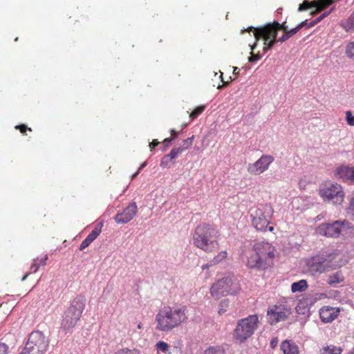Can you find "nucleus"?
<instances>
[{
  "mask_svg": "<svg viewBox=\"0 0 354 354\" xmlns=\"http://www.w3.org/2000/svg\"><path fill=\"white\" fill-rule=\"evenodd\" d=\"M277 250L270 243L257 241L252 248V253L247 257L246 266L258 270H266L274 266Z\"/></svg>",
  "mask_w": 354,
  "mask_h": 354,
  "instance_id": "nucleus-1",
  "label": "nucleus"
},
{
  "mask_svg": "<svg viewBox=\"0 0 354 354\" xmlns=\"http://www.w3.org/2000/svg\"><path fill=\"white\" fill-rule=\"evenodd\" d=\"M219 237L216 226L206 223L198 225L192 233L194 245L206 253H212L218 249Z\"/></svg>",
  "mask_w": 354,
  "mask_h": 354,
  "instance_id": "nucleus-2",
  "label": "nucleus"
},
{
  "mask_svg": "<svg viewBox=\"0 0 354 354\" xmlns=\"http://www.w3.org/2000/svg\"><path fill=\"white\" fill-rule=\"evenodd\" d=\"M187 308L185 306L164 307L156 315V329L168 332L187 320Z\"/></svg>",
  "mask_w": 354,
  "mask_h": 354,
  "instance_id": "nucleus-3",
  "label": "nucleus"
},
{
  "mask_svg": "<svg viewBox=\"0 0 354 354\" xmlns=\"http://www.w3.org/2000/svg\"><path fill=\"white\" fill-rule=\"evenodd\" d=\"M85 301V298L81 295L77 296L72 301L62 321V330L68 332L76 326L82 316Z\"/></svg>",
  "mask_w": 354,
  "mask_h": 354,
  "instance_id": "nucleus-4",
  "label": "nucleus"
},
{
  "mask_svg": "<svg viewBox=\"0 0 354 354\" xmlns=\"http://www.w3.org/2000/svg\"><path fill=\"white\" fill-rule=\"evenodd\" d=\"M274 213V209L270 204H260L252 209L250 214L252 225L259 231H274V227L268 225Z\"/></svg>",
  "mask_w": 354,
  "mask_h": 354,
  "instance_id": "nucleus-5",
  "label": "nucleus"
},
{
  "mask_svg": "<svg viewBox=\"0 0 354 354\" xmlns=\"http://www.w3.org/2000/svg\"><path fill=\"white\" fill-rule=\"evenodd\" d=\"M48 345V337L42 331L34 330L28 335L20 354H44Z\"/></svg>",
  "mask_w": 354,
  "mask_h": 354,
  "instance_id": "nucleus-6",
  "label": "nucleus"
},
{
  "mask_svg": "<svg viewBox=\"0 0 354 354\" xmlns=\"http://www.w3.org/2000/svg\"><path fill=\"white\" fill-rule=\"evenodd\" d=\"M259 318L257 315H250L239 320L234 330V338L242 343L250 337L258 327Z\"/></svg>",
  "mask_w": 354,
  "mask_h": 354,
  "instance_id": "nucleus-7",
  "label": "nucleus"
},
{
  "mask_svg": "<svg viewBox=\"0 0 354 354\" xmlns=\"http://www.w3.org/2000/svg\"><path fill=\"white\" fill-rule=\"evenodd\" d=\"M321 198L325 202H332L335 205H341L344 198L342 187L337 183H328L322 185L319 190Z\"/></svg>",
  "mask_w": 354,
  "mask_h": 354,
  "instance_id": "nucleus-8",
  "label": "nucleus"
},
{
  "mask_svg": "<svg viewBox=\"0 0 354 354\" xmlns=\"http://www.w3.org/2000/svg\"><path fill=\"white\" fill-rule=\"evenodd\" d=\"M353 228L351 223L346 221H335L332 223H322L316 229L317 234L327 237L336 238L346 230Z\"/></svg>",
  "mask_w": 354,
  "mask_h": 354,
  "instance_id": "nucleus-9",
  "label": "nucleus"
},
{
  "mask_svg": "<svg viewBox=\"0 0 354 354\" xmlns=\"http://www.w3.org/2000/svg\"><path fill=\"white\" fill-rule=\"evenodd\" d=\"M332 254H322L308 259L306 266L311 274L324 272L331 266Z\"/></svg>",
  "mask_w": 354,
  "mask_h": 354,
  "instance_id": "nucleus-10",
  "label": "nucleus"
},
{
  "mask_svg": "<svg viewBox=\"0 0 354 354\" xmlns=\"http://www.w3.org/2000/svg\"><path fill=\"white\" fill-rule=\"evenodd\" d=\"M265 28H267L265 26L259 27V28H254L252 26L248 27L246 29H244L241 30V32L243 33L245 32H254V36L255 37V43H257L259 40L261 39H263L264 40V46L263 48V50L264 53H266L268 50H270L274 44L278 41L277 40V36L274 35H270L269 34H267L266 32H264L263 30Z\"/></svg>",
  "mask_w": 354,
  "mask_h": 354,
  "instance_id": "nucleus-11",
  "label": "nucleus"
},
{
  "mask_svg": "<svg viewBox=\"0 0 354 354\" xmlns=\"http://www.w3.org/2000/svg\"><path fill=\"white\" fill-rule=\"evenodd\" d=\"M274 160V159L272 156L262 155L254 163H250L248 165L247 170L251 175H260L268 169L270 165L273 162Z\"/></svg>",
  "mask_w": 354,
  "mask_h": 354,
  "instance_id": "nucleus-12",
  "label": "nucleus"
},
{
  "mask_svg": "<svg viewBox=\"0 0 354 354\" xmlns=\"http://www.w3.org/2000/svg\"><path fill=\"white\" fill-rule=\"evenodd\" d=\"M317 298L314 297L311 293L302 294L299 297L298 304L295 308L296 312L299 315L308 316L310 315V309L311 306L316 301Z\"/></svg>",
  "mask_w": 354,
  "mask_h": 354,
  "instance_id": "nucleus-13",
  "label": "nucleus"
},
{
  "mask_svg": "<svg viewBox=\"0 0 354 354\" xmlns=\"http://www.w3.org/2000/svg\"><path fill=\"white\" fill-rule=\"evenodd\" d=\"M333 2L334 0H316L312 1L304 0L303 3L299 5L298 10L301 12L311 8H315V10L311 13L314 15L326 9Z\"/></svg>",
  "mask_w": 354,
  "mask_h": 354,
  "instance_id": "nucleus-14",
  "label": "nucleus"
},
{
  "mask_svg": "<svg viewBox=\"0 0 354 354\" xmlns=\"http://www.w3.org/2000/svg\"><path fill=\"white\" fill-rule=\"evenodd\" d=\"M138 212V207L136 203H131L126 208L124 209L122 212L118 213L114 219L118 224H125L131 221Z\"/></svg>",
  "mask_w": 354,
  "mask_h": 354,
  "instance_id": "nucleus-15",
  "label": "nucleus"
},
{
  "mask_svg": "<svg viewBox=\"0 0 354 354\" xmlns=\"http://www.w3.org/2000/svg\"><path fill=\"white\" fill-rule=\"evenodd\" d=\"M283 309V306H273L268 310V321L271 325L286 319L288 316Z\"/></svg>",
  "mask_w": 354,
  "mask_h": 354,
  "instance_id": "nucleus-16",
  "label": "nucleus"
},
{
  "mask_svg": "<svg viewBox=\"0 0 354 354\" xmlns=\"http://www.w3.org/2000/svg\"><path fill=\"white\" fill-rule=\"evenodd\" d=\"M339 313L338 308L324 306L319 310V317L324 323H330L337 317Z\"/></svg>",
  "mask_w": 354,
  "mask_h": 354,
  "instance_id": "nucleus-17",
  "label": "nucleus"
},
{
  "mask_svg": "<svg viewBox=\"0 0 354 354\" xmlns=\"http://www.w3.org/2000/svg\"><path fill=\"white\" fill-rule=\"evenodd\" d=\"M334 175L337 178L343 180L354 181V167L340 166L336 168Z\"/></svg>",
  "mask_w": 354,
  "mask_h": 354,
  "instance_id": "nucleus-18",
  "label": "nucleus"
},
{
  "mask_svg": "<svg viewBox=\"0 0 354 354\" xmlns=\"http://www.w3.org/2000/svg\"><path fill=\"white\" fill-rule=\"evenodd\" d=\"M280 348L283 354H299V346L291 339L283 340Z\"/></svg>",
  "mask_w": 354,
  "mask_h": 354,
  "instance_id": "nucleus-19",
  "label": "nucleus"
},
{
  "mask_svg": "<svg viewBox=\"0 0 354 354\" xmlns=\"http://www.w3.org/2000/svg\"><path fill=\"white\" fill-rule=\"evenodd\" d=\"M267 28H265L263 32L269 34L270 35H275L277 36V32L281 30L283 32H286L288 30V27L285 25V23L279 24L277 21H274L271 24H268L265 26Z\"/></svg>",
  "mask_w": 354,
  "mask_h": 354,
  "instance_id": "nucleus-20",
  "label": "nucleus"
},
{
  "mask_svg": "<svg viewBox=\"0 0 354 354\" xmlns=\"http://www.w3.org/2000/svg\"><path fill=\"white\" fill-rule=\"evenodd\" d=\"M236 279L232 276H225L217 280L216 283L212 288H227L235 285Z\"/></svg>",
  "mask_w": 354,
  "mask_h": 354,
  "instance_id": "nucleus-21",
  "label": "nucleus"
},
{
  "mask_svg": "<svg viewBox=\"0 0 354 354\" xmlns=\"http://www.w3.org/2000/svg\"><path fill=\"white\" fill-rule=\"evenodd\" d=\"M48 259V255L44 254L41 259L37 258L33 260V262L30 266L32 272L35 273L40 266H45Z\"/></svg>",
  "mask_w": 354,
  "mask_h": 354,
  "instance_id": "nucleus-22",
  "label": "nucleus"
},
{
  "mask_svg": "<svg viewBox=\"0 0 354 354\" xmlns=\"http://www.w3.org/2000/svg\"><path fill=\"white\" fill-rule=\"evenodd\" d=\"M102 226H103V223L102 222L96 224L94 229L86 236V239H88L89 241H91L92 243L100 234V233L102 232Z\"/></svg>",
  "mask_w": 354,
  "mask_h": 354,
  "instance_id": "nucleus-23",
  "label": "nucleus"
},
{
  "mask_svg": "<svg viewBox=\"0 0 354 354\" xmlns=\"http://www.w3.org/2000/svg\"><path fill=\"white\" fill-rule=\"evenodd\" d=\"M344 277L340 272H337L328 277V284L330 286H335L343 281Z\"/></svg>",
  "mask_w": 354,
  "mask_h": 354,
  "instance_id": "nucleus-24",
  "label": "nucleus"
},
{
  "mask_svg": "<svg viewBox=\"0 0 354 354\" xmlns=\"http://www.w3.org/2000/svg\"><path fill=\"white\" fill-rule=\"evenodd\" d=\"M204 354H225L224 348L221 346H209Z\"/></svg>",
  "mask_w": 354,
  "mask_h": 354,
  "instance_id": "nucleus-25",
  "label": "nucleus"
},
{
  "mask_svg": "<svg viewBox=\"0 0 354 354\" xmlns=\"http://www.w3.org/2000/svg\"><path fill=\"white\" fill-rule=\"evenodd\" d=\"M227 257V252L225 250H223L219 252L211 261L212 264H217L223 260H225Z\"/></svg>",
  "mask_w": 354,
  "mask_h": 354,
  "instance_id": "nucleus-26",
  "label": "nucleus"
},
{
  "mask_svg": "<svg viewBox=\"0 0 354 354\" xmlns=\"http://www.w3.org/2000/svg\"><path fill=\"white\" fill-rule=\"evenodd\" d=\"M229 292L227 289H210L212 296L216 299H219L222 296Z\"/></svg>",
  "mask_w": 354,
  "mask_h": 354,
  "instance_id": "nucleus-27",
  "label": "nucleus"
},
{
  "mask_svg": "<svg viewBox=\"0 0 354 354\" xmlns=\"http://www.w3.org/2000/svg\"><path fill=\"white\" fill-rule=\"evenodd\" d=\"M284 32L285 33L281 37L279 38V39L277 40L278 41H286V40L292 37L293 35H295L297 32V30L295 28H292V30H288Z\"/></svg>",
  "mask_w": 354,
  "mask_h": 354,
  "instance_id": "nucleus-28",
  "label": "nucleus"
},
{
  "mask_svg": "<svg viewBox=\"0 0 354 354\" xmlns=\"http://www.w3.org/2000/svg\"><path fill=\"white\" fill-rule=\"evenodd\" d=\"M205 105H200L194 109L189 114L191 120H194L201 115L205 111Z\"/></svg>",
  "mask_w": 354,
  "mask_h": 354,
  "instance_id": "nucleus-29",
  "label": "nucleus"
},
{
  "mask_svg": "<svg viewBox=\"0 0 354 354\" xmlns=\"http://www.w3.org/2000/svg\"><path fill=\"white\" fill-rule=\"evenodd\" d=\"M345 54L349 59H354V41L346 45Z\"/></svg>",
  "mask_w": 354,
  "mask_h": 354,
  "instance_id": "nucleus-30",
  "label": "nucleus"
},
{
  "mask_svg": "<svg viewBox=\"0 0 354 354\" xmlns=\"http://www.w3.org/2000/svg\"><path fill=\"white\" fill-rule=\"evenodd\" d=\"M257 44L254 43L253 45L251 46V56L249 57V62H254L257 60H259L261 58V55L259 53H254L253 50L256 48Z\"/></svg>",
  "mask_w": 354,
  "mask_h": 354,
  "instance_id": "nucleus-31",
  "label": "nucleus"
},
{
  "mask_svg": "<svg viewBox=\"0 0 354 354\" xmlns=\"http://www.w3.org/2000/svg\"><path fill=\"white\" fill-rule=\"evenodd\" d=\"M344 28L346 31L354 29V12L351 14L349 18L345 21Z\"/></svg>",
  "mask_w": 354,
  "mask_h": 354,
  "instance_id": "nucleus-32",
  "label": "nucleus"
},
{
  "mask_svg": "<svg viewBox=\"0 0 354 354\" xmlns=\"http://www.w3.org/2000/svg\"><path fill=\"white\" fill-rule=\"evenodd\" d=\"M171 162L172 160L170 159L169 156L165 155L160 160V166L162 168H169L173 163Z\"/></svg>",
  "mask_w": 354,
  "mask_h": 354,
  "instance_id": "nucleus-33",
  "label": "nucleus"
},
{
  "mask_svg": "<svg viewBox=\"0 0 354 354\" xmlns=\"http://www.w3.org/2000/svg\"><path fill=\"white\" fill-rule=\"evenodd\" d=\"M156 348L158 352L161 351L162 353H167L169 351V345L165 342L160 341L156 344Z\"/></svg>",
  "mask_w": 354,
  "mask_h": 354,
  "instance_id": "nucleus-34",
  "label": "nucleus"
},
{
  "mask_svg": "<svg viewBox=\"0 0 354 354\" xmlns=\"http://www.w3.org/2000/svg\"><path fill=\"white\" fill-rule=\"evenodd\" d=\"M183 152V149H180L179 147H174L173 148L169 153L167 154L169 156L171 160H174L176 158L180 153Z\"/></svg>",
  "mask_w": 354,
  "mask_h": 354,
  "instance_id": "nucleus-35",
  "label": "nucleus"
},
{
  "mask_svg": "<svg viewBox=\"0 0 354 354\" xmlns=\"http://www.w3.org/2000/svg\"><path fill=\"white\" fill-rule=\"evenodd\" d=\"M194 138V136H192L190 138H188L183 141L182 146L180 147V149H183V151L184 150L188 149L192 145L193 140Z\"/></svg>",
  "mask_w": 354,
  "mask_h": 354,
  "instance_id": "nucleus-36",
  "label": "nucleus"
},
{
  "mask_svg": "<svg viewBox=\"0 0 354 354\" xmlns=\"http://www.w3.org/2000/svg\"><path fill=\"white\" fill-rule=\"evenodd\" d=\"M291 288H308V283L306 280L301 279L297 282L292 283Z\"/></svg>",
  "mask_w": 354,
  "mask_h": 354,
  "instance_id": "nucleus-37",
  "label": "nucleus"
},
{
  "mask_svg": "<svg viewBox=\"0 0 354 354\" xmlns=\"http://www.w3.org/2000/svg\"><path fill=\"white\" fill-rule=\"evenodd\" d=\"M346 120L348 125L354 126V115L350 111L346 112Z\"/></svg>",
  "mask_w": 354,
  "mask_h": 354,
  "instance_id": "nucleus-38",
  "label": "nucleus"
},
{
  "mask_svg": "<svg viewBox=\"0 0 354 354\" xmlns=\"http://www.w3.org/2000/svg\"><path fill=\"white\" fill-rule=\"evenodd\" d=\"M115 354H140V351L136 349H122L118 351Z\"/></svg>",
  "mask_w": 354,
  "mask_h": 354,
  "instance_id": "nucleus-39",
  "label": "nucleus"
},
{
  "mask_svg": "<svg viewBox=\"0 0 354 354\" xmlns=\"http://www.w3.org/2000/svg\"><path fill=\"white\" fill-rule=\"evenodd\" d=\"M15 129H18L19 130V131L22 133V134H26V131H32V129L31 128H28L26 125L25 124H19V125H17L15 127Z\"/></svg>",
  "mask_w": 354,
  "mask_h": 354,
  "instance_id": "nucleus-40",
  "label": "nucleus"
},
{
  "mask_svg": "<svg viewBox=\"0 0 354 354\" xmlns=\"http://www.w3.org/2000/svg\"><path fill=\"white\" fill-rule=\"evenodd\" d=\"M8 346L4 343H0V354H8Z\"/></svg>",
  "mask_w": 354,
  "mask_h": 354,
  "instance_id": "nucleus-41",
  "label": "nucleus"
},
{
  "mask_svg": "<svg viewBox=\"0 0 354 354\" xmlns=\"http://www.w3.org/2000/svg\"><path fill=\"white\" fill-rule=\"evenodd\" d=\"M91 243V241H89L88 239H87L86 238L82 242V243L80 244V250H83L84 249H85L86 247H88L90 244Z\"/></svg>",
  "mask_w": 354,
  "mask_h": 354,
  "instance_id": "nucleus-42",
  "label": "nucleus"
},
{
  "mask_svg": "<svg viewBox=\"0 0 354 354\" xmlns=\"http://www.w3.org/2000/svg\"><path fill=\"white\" fill-rule=\"evenodd\" d=\"M239 72L240 69L238 67H233V75H234V77L233 78L232 77H230L231 81L234 80L237 77L238 75L239 74Z\"/></svg>",
  "mask_w": 354,
  "mask_h": 354,
  "instance_id": "nucleus-43",
  "label": "nucleus"
},
{
  "mask_svg": "<svg viewBox=\"0 0 354 354\" xmlns=\"http://www.w3.org/2000/svg\"><path fill=\"white\" fill-rule=\"evenodd\" d=\"M278 342H279V340H278V338L277 337H274L272 338V339L270 341V347L272 348H276L277 344H278Z\"/></svg>",
  "mask_w": 354,
  "mask_h": 354,
  "instance_id": "nucleus-44",
  "label": "nucleus"
},
{
  "mask_svg": "<svg viewBox=\"0 0 354 354\" xmlns=\"http://www.w3.org/2000/svg\"><path fill=\"white\" fill-rule=\"evenodd\" d=\"M159 143L160 142L158 141V140H153V141L151 142L149 145L151 151H152L156 147H157L159 145Z\"/></svg>",
  "mask_w": 354,
  "mask_h": 354,
  "instance_id": "nucleus-45",
  "label": "nucleus"
},
{
  "mask_svg": "<svg viewBox=\"0 0 354 354\" xmlns=\"http://www.w3.org/2000/svg\"><path fill=\"white\" fill-rule=\"evenodd\" d=\"M342 352V348H337V347H333L330 350V354H340Z\"/></svg>",
  "mask_w": 354,
  "mask_h": 354,
  "instance_id": "nucleus-46",
  "label": "nucleus"
},
{
  "mask_svg": "<svg viewBox=\"0 0 354 354\" xmlns=\"http://www.w3.org/2000/svg\"><path fill=\"white\" fill-rule=\"evenodd\" d=\"M307 26L308 27V23L306 21H304L302 22H301L296 28H295V29L297 30V32L301 28H303L304 26Z\"/></svg>",
  "mask_w": 354,
  "mask_h": 354,
  "instance_id": "nucleus-47",
  "label": "nucleus"
},
{
  "mask_svg": "<svg viewBox=\"0 0 354 354\" xmlns=\"http://www.w3.org/2000/svg\"><path fill=\"white\" fill-rule=\"evenodd\" d=\"M220 73H221L220 78H221V81L223 82V85H222V86H218V89H220L221 88H222V87H223V86H227V85H228V84H229V82H225V81L223 80V73L222 72H221V71H220Z\"/></svg>",
  "mask_w": 354,
  "mask_h": 354,
  "instance_id": "nucleus-48",
  "label": "nucleus"
},
{
  "mask_svg": "<svg viewBox=\"0 0 354 354\" xmlns=\"http://www.w3.org/2000/svg\"><path fill=\"white\" fill-rule=\"evenodd\" d=\"M170 133H171V135L172 138H175L176 137H177V136H178V134H179V133H178V132H177V131H176L175 129H171V130H170Z\"/></svg>",
  "mask_w": 354,
  "mask_h": 354,
  "instance_id": "nucleus-49",
  "label": "nucleus"
},
{
  "mask_svg": "<svg viewBox=\"0 0 354 354\" xmlns=\"http://www.w3.org/2000/svg\"><path fill=\"white\" fill-rule=\"evenodd\" d=\"M348 208L351 211L354 212V197L351 199Z\"/></svg>",
  "mask_w": 354,
  "mask_h": 354,
  "instance_id": "nucleus-50",
  "label": "nucleus"
},
{
  "mask_svg": "<svg viewBox=\"0 0 354 354\" xmlns=\"http://www.w3.org/2000/svg\"><path fill=\"white\" fill-rule=\"evenodd\" d=\"M228 305V301L227 300H222L220 304L221 307H225Z\"/></svg>",
  "mask_w": 354,
  "mask_h": 354,
  "instance_id": "nucleus-51",
  "label": "nucleus"
},
{
  "mask_svg": "<svg viewBox=\"0 0 354 354\" xmlns=\"http://www.w3.org/2000/svg\"><path fill=\"white\" fill-rule=\"evenodd\" d=\"M317 24V21L315 20H313L311 22L308 24V28H311V27L314 26Z\"/></svg>",
  "mask_w": 354,
  "mask_h": 354,
  "instance_id": "nucleus-52",
  "label": "nucleus"
},
{
  "mask_svg": "<svg viewBox=\"0 0 354 354\" xmlns=\"http://www.w3.org/2000/svg\"><path fill=\"white\" fill-rule=\"evenodd\" d=\"M333 10V8H331L329 11H326V12H324L323 14H322V17L325 18L326 17H327L330 12L331 11Z\"/></svg>",
  "mask_w": 354,
  "mask_h": 354,
  "instance_id": "nucleus-53",
  "label": "nucleus"
},
{
  "mask_svg": "<svg viewBox=\"0 0 354 354\" xmlns=\"http://www.w3.org/2000/svg\"><path fill=\"white\" fill-rule=\"evenodd\" d=\"M174 140V138H165L164 140H163V142H171V141H173Z\"/></svg>",
  "mask_w": 354,
  "mask_h": 354,
  "instance_id": "nucleus-54",
  "label": "nucleus"
},
{
  "mask_svg": "<svg viewBox=\"0 0 354 354\" xmlns=\"http://www.w3.org/2000/svg\"><path fill=\"white\" fill-rule=\"evenodd\" d=\"M147 165V162H143L142 164H141V165L140 166V167L138 168V171H139L140 172V171Z\"/></svg>",
  "mask_w": 354,
  "mask_h": 354,
  "instance_id": "nucleus-55",
  "label": "nucleus"
},
{
  "mask_svg": "<svg viewBox=\"0 0 354 354\" xmlns=\"http://www.w3.org/2000/svg\"><path fill=\"white\" fill-rule=\"evenodd\" d=\"M324 19V17H322V15H321L319 17H318L317 18H316L315 20L317 21V23L318 24L319 22H320L322 19Z\"/></svg>",
  "mask_w": 354,
  "mask_h": 354,
  "instance_id": "nucleus-56",
  "label": "nucleus"
},
{
  "mask_svg": "<svg viewBox=\"0 0 354 354\" xmlns=\"http://www.w3.org/2000/svg\"><path fill=\"white\" fill-rule=\"evenodd\" d=\"M306 289H291L292 292H302L303 290H305Z\"/></svg>",
  "mask_w": 354,
  "mask_h": 354,
  "instance_id": "nucleus-57",
  "label": "nucleus"
},
{
  "mask_svg": "<svg viewBox=\"0 0 354 354\" xmlns=\"http://www.w3.org/2000/svg\"><path fill=\"white\" fill-rule=\"evenodd\" d=\"M140 173L139 171H137L136 173H134L132 176H131V179H134L135 178H136V176L138 175V174Z\"/></svg>",
  "mask_w": 354,
  "mask_h": 354,
  "instance_id": "nucleus-58",
  "label": "nucleus"
},
{
  "mask_svg": "<svg viewBox=\"0 0 354 354\" xmlns=\"http://www.w3.org/2000/svg\"><path fill=\"white\" fill-rule=\"evenodd\" d=\"M201 268H202L203 270L208 269L209 268V265L208 264L203 265Z\"/></svg>",
  "mask_w": 354,
  "mask_h": 354,
  "instance_id": "nucleus-59",
  "label": "nucleus"
},
{
  "mask_svg": "<svg viewBox=\"0 0 354 354\" xmlns=\"http://www.w3.org/2000/svg\"><path fill=\"white\" fill-rule=\"evenodd\" d=\"M30 274V273H27L21 279L22 281H24L27 277Z\"/></svg>",
  "mask_w": 354,
  "mask_h": 354,
  "instance_id": "nucleus-60",
  "label": "nucleus"
},
{
  "mask_svg": "<svg viewBox=\"0 0 354 354\" xmlns=\"http://www.w3.org/2000/svg\"><path fill=\"white\" fill-rule=\"evenodd\" d=\"M230 293H231V294H234H234H236V293H237V292H236V291H234V292H230Z\"/></svg>",
  "mask_w": 354,
  "mask_h": 354,
  "instance_id": "nucleus-61",
  "label": "nucleus"
},
{
  "mask_svg": "<svg viewBox=\"0 0 354 354\" xmlns=\"http://www.w3.org/2000/svg\"><path fill=\"white\" fill-rule=\"evenodd\" d=\"M223 310L222 308H220L219 311H218V313H221V311H223Z\"/></svg>",
  "mask_w": 354,
  "mask_h": 354,
  "instance_id": "nucleus-62",
  "label": "nucleus"
}]
</instances>
